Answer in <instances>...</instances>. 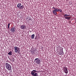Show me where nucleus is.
Segmentation results:
<instances>
[{
	"label": "nucleus",
	"mask_w": 76,
	"mask_h": 76,
	"mask_svg": "<svg viewBox=\"0 0 76 76\" xmlns=\"http://www.w3.org/2000/svg\"><path fill=\"white\" fill-rule=\"evenodd\" d=\"M14 52L15 53H18V54L20 55V48L17 47V46H15L14 47Z\"/></svg>",
	"instance_id": "obj_1"
},
{
	"label": "nucleus",
	"mask_w": 76,
	"mask_h": 76,
	"mask_svg": "<svg viewBox=\"0 0 76 76\" xmlns=\"http://www.w3.org/2000/svg\"><path fill=\"white\" fill-rule=\"evenodd\" d=\"M5 65L6 68L7 70H12V67L10 64H8V63H6Z\"/></svg>",
	"instance_id": "obj_2"
},
{
	"label": "nucleus",
	"mask_w": 76,
	"mask_h": 76,
	"mask_svg": "<svg viewBox=\"0 0 76 76\" xmlns=\"http://www.w3.org/2000/svg\"><path fill=\"white\" fill-rule=\"evenodd\" d=\"M36 72H37V71L35 70H33L31 72V74L33 76H38V73Z\"/></svg>",
	"instance_id": "obj_3"
},
{
	"label": "nucleus",
	"mask_w": 76,
	"mask_h": 76,
	"mask_svg": "<svg viewBox=\"0 0 76 76\" xmlns=\"http://www.w3.org/2000/svg\"><path fill=\"white\" fill-rule=\"evenodd\" d=\"M52 8L54 9V10L53 11V13L55 15H57V13L56 12H58V9L54 7H53Z\"/></svg>",
	"instance_id": "obj_4"
},
{
	"label": "nucleus",
	"mask_w": 76,
	"mask_h": 76,
	"mask_svg": "<svg viewBox=\"0 0 76 76\" xmlns=\"http://www.w3.org/2000/svg\"><path fill=\"white\" fill-rule=\"evenodd\" d=\"M34 61H35L36 64H41V61L39 58H36L34 60Z\"/></svg>",
	"instance_id": "obj_5"
},
{
	"label": "nucleus",
	"mask_w": 76,
	"mask_h": 76,
	"mask_svg": "<svg viewBox=\"0 0 76 76\" xmlns=\"http://www.w3.org/2000/svg\"><path fill=\"white\" fill-rule=\"evenodd\" d=\"M20 28L21 29H26V26L25 25H21Z\"/></svg>",
	"instance_id": "obj_6"
},
{
	"label": "nucleus",
	"mask_w": 76,
	"mask_h": 76,
	"mask_svg": "<svg viewBox=\"0 0 76 76\" xmlns=\"http://www.w3.org/2000/svg\"><path fill=\"white\" fill-rule=\"evenodd\" d=\"M64 73L67 74L68 73V71H67V69L66 68V67H64L63 69Z\"/></svg>",
	"instance_id": "obj_7"
},
{
	"label": "nucleus",
	"mask_w": 76,
	"mask_h": 76,
	"mask_svg": "<svg viewBox=\"0 0 76 76\" xmlns=\"http://www.w3.org/2000/svg\"><path fill=\"white\" fill-rule=\"evenodd\" d=\"M68 16V15H67V14H65L64 15V16H65V19H67L68 20H70V18H71V17H67Z\"/></svg>",
	"instance_id": "obj_8"
},
{
	"label": "nucleus",
	"mask_w": 76,
	"mask_h": 76,
	"mask_svg": "<svg viewBox=\"0 0 76 76\" xmlns=\"http://www.w3.org/2000/svg\"><path fill=\"white\" fill-rule=\"evenodd\" d=\"M11 31L12 32V33L15 32V28L13 27L11 28Z\"/></svg>",
	"instance_id": "obj_9"
},
{
	"label": "nucleus",
	"mask_w": 76,
	"mask_h": 76,
	"mask_svg": "<svg viewBox=\"0 0 76 76\" xmlns=\"http://www.w3.org/2000/svg\"><path fill=\"white\" fill-rule=\"evenodd\" d=\"M36 51H37V50H36L35 49H33L31 51V53H32V54H35V53H36Z\"/></svg>",
	"instance_id": "obj_10"
},
{
	"label": "nucleus",
	"mask_w": 76,
	"mask_h": 76,
	"mask_svg": "<svg viewBox=\"0 0 76 76\" xmlns=\"http://www.w3.org/2000/svg\"><path fill=\"white\" fill-rule=\"evenodd\" d=\"M60 53L61 54H63V50L62 48H61V51L60 52Z\"/></svg>",
	"instance_id": "obj_11"
},
{
	"label": "nucleus",
	"mask_w": 76,
	"mask_h": 76,
	"mask_svg": "<svg viewBox=\"0 0 76 76\" xmlns=\"http://www.w3.org/2000/svg\"><path fill=\"white\" fill-rule=\"evenodd\" d=\"M22 6V4L19 3L18 4L17 7L18 8H20V7Z\"/></svg>",
	"instance_id": "obj_12"
},
{
	"label": "nucleus",
	"mask_w": 76,
	"mask_h": 76,
	"mask_svg": "<svg viewBox=\"0 0 76 76\" xmlns=\"http://www.w3.org/2000/svg\"><path fill=\"white\" fill-rule=\"evenodd\" d=\"M23 8H24V5H21L19 9L21 10H23Z\"/></svg>",
	"instance_id": "obj_13"
},
{
	"label": "nucleus",
	"mask_w": 76,
	"mask_h": 76,
	"mask_svg": "<svg viewBox=\"0 0 76 76\" xmlns=\"http://www.w3.org/2000/svg\"><path fill=\"white\" fill-rule=\"evenodd\" d=\"M31 38L32 39H34L35 38V34H33L31 36Z\"/></svg>",
	"instance_id": "obj_14"
},
{
	"label": "nucleus",
	"mask_w": 76,
	"mask_h": 76,
	"mask_svg": "<svg viewBox=\"0 0 76 76\" xmlns=\"http://www.w3.org/2000/svg\"><path fill=\"white\" fill-rule=\"evenodd\" d=\"M12 53L13 52L10 51L9 52V53H8V55H10V56H11V55H12Z\"/></svg>",
	"instance_id": "obj_15"
},
{
	"label": "nucleus",
	"mask_w": 76,
	"mask_h": 76,
	"mask_svg": "<svg viewBox=\"0 0 76 76\" xmlns=\"http://www.w3.org/2000/svg\"><path fill=\"white\" fill-rule=\"evenodd\" d=\"M39 54V52L37 51H37H36V52H35V53L34 54H36V55H38Z\"/></svg>",
	"instance_id": "obj_16"
},
{
	"label": "nucleus",
	"mask_w": 76,
	"mask_h": 76,
	"mask_svg": "<svg viewBox=\"0 0 76 76\" xmlns=\"http://www.w3.org/2000/svg\"><path fill=\"white\" fill-rule=\"evenodd\" d=\"M10 23H9L8 24V29H9V28L10 27Z\"/></svg>",
	"instance_id": "obj_17"
},
{
	"label": "nucleus",
	"mask_w": 76,
	"mask_h": 76,
	"mask_svg": "<svg viewBox=\"0 0 76 76\" xmlns=\"http://www.w3.org/2000/svg\"><path fill=\"white\" fill-rule=\"evenodd\" d=\"M60 11V12H62V10L60 9H58V12Z\"/></svg>",
	"instance_id": "obj_18"
},
{
	"label": "nucleus",
	"mask_w": 76,
	"mask_h": 76,
	"mask_svg": "<svg viewBox=\"0 0 76 76\" xmlns=\"http://www.w3.org/2000/svg\"><path fill=\"white\" fill-rule=\"evenodd\" d=\"M37 36H36L34 38V39H37Z\"/></svg>",
	"instance_id": "obj_19"
},
{
	"label": "nucleus",
	"mask_w": 76,
	"mask_h": 76,
	"mask_svg": "<svg viewBox=\"0 0 76 76\" xmlns=\"http://www.w3.org/2000/svg\"><path fill=\"white\" fill-rule=\"evenodd\" d=\"M31 20V19H28V20Z\"/></svg>",
	"instance_id": "obj_20"
},
{
	"label": "nucleus",
	"mask_w": 76,
	"mask_h": 76,
	"mask_svg": "<svg viewBox=\"0 0 76 76\" xmlns=\"http://www.w3.org/2000/svg\"><path fill=\"white\" fill-rule=\"evenodd\" d=\"M27 19H29V17H27Z\"/></svg>",
	"instance_id": "obj_21"
},
{
	"label": "nucleus",
	"mask_w": 76,
	"mask_h": 76,
	"mask_svg": "<svg viewBox=\"0 0 76 76\" xmlns=\"http://www.w3.org/2000/svg\"><path fill=\"white\" fill-rule=\"evenodd\" d=\"M68 16H70V15H68Z\"/></svg>",
	"instance_id": "obj_22"
}]
</instances>
